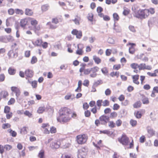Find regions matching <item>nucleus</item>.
I'll return each instance as SVG.
<instances>
[{"instance_id":"nucleus-34","label":"nucleus","mask_w":158,"mask_h":158,"mask_svg":"<svg viewBox=\"0 0 158 158\" xmlns=\"http://www.w3.org/2000/svg\"><path fill=\"white\" fill-rule=\"evenodd\" d=\"M117 113L115 112H113L111 113L109 117V118H114L117 117Z\"/></svg>"},{"instance_id":"nucleus-29","label":"nucleus","mask_w":158,"mask_h":158,"mask_svg":"<svg viewBox=\"0 0 158 158\" xmlns=\"http://www.w3.org/2000/svg\"><path fill=\"white\" fill-rule=\"evenodd\" d=\"M109 124L108 126L111 128H113L115 127V124L114 122L112 121H109Z\"/></svg>"},{"instance_id":"nucleus-49","label":"nucleus","mask_w":158,"mask_h":158,"mask_svg":"<svg viewBox=\"0 0 158 158\" xmlns=\"http://www.w3.org/2000/svg\"><path fill=\"white\" fill-rule=\"evenodd\" d=\"M120 107V106L117 104L115 103L114 105L113 109L114 110H117Z\"/></svg>"},{"instance_id":"nucleus-2","label":"nucleus","mask_w":158,"mask_h":158,"mask_svg":"<svg viewBox=\"0 0 158 158\" xmlns=\"http://www.w3.org/2000/svg\"><path fill=\"white\" fill-rule=\"evenodd\" d=\"M99 68L97 66H95L91 68L85 69L84 70V74L85 75L90 74L89 77H90L95 78L98 75L97 72L99 71Z\"/></svg>"},{"instance_id":"nucleus-26","label":"nucleus","mask_w":158,"mask_h":158,"mask_svg":"<svg viewBox=\"0 0 158 158\" xmlns=\"http://www.w3.org/2000/svg\"><path fill=\"white\" fill-rule=\"evenodd\" d=\"M37 81H34L31 82V85L33 88H36L37 87Z\"/></svg>"},{"instance_id":"nucleus-21","label":"nucleus","mask_w":158,"mask_h":158,"mask_svg":"<svg viewBox=\"0 0 158 158\" xmlns=\"http://www.w3.org/2000/svg\"><path fill=\"white\" fill-rule=\"evenodd\" d=\"M114 27L113 29L115 30L116 32H121V28L118 26L115 25V23L114 24Z\"/></svg>"},{"instance_id":"nucleus-55","label":"nucleus","mask_w":158,"mask_h":158,"mask_svg":"<svg viewBox=\"0 0 158 158\" xmlns=\"http://www.w3.org/2000/svg\"><path fill=\"white\" fill-rule=\"evenodd\" d=\"M143 88L144 89L148 90L150 89L151 87L149 84H146L143 86Z\"/></svg>"},{"instance_id":"nucleus-61","label":"nucleus","mask_w":158,"mask_h":158,"mask_svg":"<svg viewBox=\"0 0 158 158\" xmlns=\"http://www.w3.org/2000/svg\"><path fill=\"white\" fill-rule=\"evenodd\" d=\"M102 100H99L97 101V105L98 107H100L102 106Z\"/></svg>"},{"instance_id":"nucleus-39","label":"nucleus","mask_w":158,"mask_h":158,"mask_svg":"<svg viewBox=\"0 0 158 158\" xmlns=\"http://www.w3.org/2000/svg\"><path fill=\"white\" fill-rule=\"evenodd\" d=\"M15 99L13 98H11L8 102V105L13 104L15 103Z\"/></svg>"},{"instance_id":"nucleus-15","label":"nucleus","mask_w":158,"mask_h":158,"mask_svg":"<svg viewBox=\"0 0 158 158\" xmlns=\"http://www.w3.org/2000/svg\"><path fill=\"white\" fill-rule=\"evenodd\" d=\"M93 59L94 61L95 62L98 64H99L101 62V60L95 55L93 56Z\"/></svg>"},{"instance_id":"nucleus-64","label":"nucleus","mask_w":158,"mask_h":158,"mask_svg":"<svg viewBox=\"0 0 158 158\" xmlns=\"http://www.w3.org/2000/svg\"><path fill=\"white\" fill-rule=\"evenodd\" d=\"M89 105L87 102H85L83 104V108L85 110L87 109L89 107Z\"/></svg>"},{"instance_id":"nucleus-46","label":"nucleus","mask_w":158,"mask_h":158,"mask_svg":"<svg viewBox=\"0 0 158 158\" xmlns=\"http://www.w3.org/2000/svg\"><path fill=\"white\" fill-rule=\"evenodd\" d=\"M37 61V59L36 57L34 56H33L31 59V63L32 64H34Z\"/></svg>"},{"instance_id":"nucleus-47","label":"nucleus","mask_w":158,"mask_h":158,"mask_svg":"<svg viewBox=\"0 0 158 158\" xmlns=\"http://www.w3.org/2000/svg\"><path fill=\"white\" fill-rule=\"evenodd\" d=\"M13 50H10L8 53V55L10 58L12 57V54H13V57L15 56V54L14 53Z\"/></svg>"},{"instance_id":"nucleus-17","label":"nucleus","mask_w":158,"mask_h":158,"mask_svg":"<svg viewBox=\"0 0 158 158\" xmlns=\"http://www.w3.org/2000/svg\"><path fill=\"white\" fill-rule=\"evenodd\" d=\"M142 101L143 104H148L149 103L148 98L146 97L145 96H143L142 97Z\"/></svg>"},{"instance_id":"nucleus-27","label":"nucleus","mask_w":158,"mask_h":158,"mask_svg":"<svg viewBox=\"0 0 158 158\" xmlns=\"http://www.w3.org/2000/svg\"><path fill=\"white\" fill-rule=\"evenodd\" d=\"M146 64H145L142 63L139 65V70L145 69L146 68Z\"/></svg>"},{"instance_id":"nucleus-18","label":"nucleus","mask_w":158,"mask_h":158,"mask_svg":"<svg viewBox=\"0 0 158 158\" xmlns=\"http://www.w3.org/2000/svg\"><path fill=\"white\" fill-rule=\"evenodd\" d=\"M0 95L1 96L2 95L3 98H5L8 95V93L7 91L4 90L2 91L0 93Z\"/></svg>"},{"instance_id":"nucleus-42","label":"nucleus","mask_w":158,"mask_h":158,"mask_svg":"<svg viewBox=\"0 0 158 158\" xmlns=\"http://www.w3.org/2000/svg\"><path fill=\"white\" fill-rule=\"evenodd\" d=\"M143 55H144V54H141L139 57V58L141 59L143 61H148V57H145L144 58H142V56Z\"/></svg>"},{"instance_id":"nucleus-50","label":"nucleus","mask_w":158,"mask_h":158,"mask_svg":"<svg viewBox=\"0 0 158 158\" xmlns=\"http://www.w3.org/2000/svg\"><path fill=\"white\" fill-rule=\"evenodd\" d=\"M90 112L89 110H87L85 112V115L86 117H89L90 115Z\"/></svg>"},{"instance_id":"nucleus-52","label":"nucleus","mask_w":158,"mask_h":158,"mask_svg":"<svg viewBox=\"0 0 158 158\" xmlns=\"http://www.w3.org/2000/svg\"><path fill=\"white\" fill-rule=\"evenodd\" d=\"M122 123V121L120 119H118L116 121V124L117 126L119 127L121 126Z\"/></svg>"},{"instance_id":"nucleus-22","label":"nucleus","mask_w":158,"mask_h":158,"mask_svg":"<svg viewBox=\"0 0 158 158\" xmlns=\"http://www.w3.org/2000/svg\"><path fill=\"white\" fill-rule=\"evenodd\" d=\"M27 20L25 19H22L20 21V25L22 27H24L27 24Z\"/></svg>"},{"instance_id":"nucleus-57","label":"nucleus","mask_w":158,"mask_h":158,"mask_svg":"<svg viewBox=\"0 0 158 158\" xmlns=\"http://www.w3.org/2000/svg\"><path fill=\"white\" fill-rule=\"evenodd\" d=\"M50 131L51 133H55L56 132V129L55 127H52L50 128Z\"/></svg>"},{"instance_id":"nucleus-63","label":"nucleus","mask_w":158,"mask_h":158,"mask_svg":"<svg viewBox=\"0 0 158 158\" xmlns=\"http://www.w3.org/2000/svg\"><path fill=\"white\" fill-rule=\"evenodd\" d=\"M121 67V65L120 64L115 65L113 66V68L116 70H118Z\"/></svg>"},{"instance_id":"nucleus-53","label":"nucleus","mask_w":158,"mask_h":158,"mask_svg":"<svg viewBox=\"0 0 158 158\" xmlns=\"http://www.w3.org/2000/svg\"><path fill=\"white\" fill-rule=\"evenodd\" d=\"M102 81L101 80H98L96 82H95L93 85H94V86H95L96 87H97L98 85H100L101 82Z\"/></svg>"},{"instance_id":"nucleus-51","label":"nucleus","mask_w":158,"mask_h":158,"mask_svg":"<svg viewBox=\"0 0 158 158\" xmlns=\"http://www.w3.org/2000/svg\"><path fill=\"white\" fill-rule=\"evenodd\" d=\"M31 23L32 25L35 27L37 24L38 22L36 20H32L31 22Z\"/></svg>"},{"instance_id":"nucleus-8","label":"nucleus","mask_w":158,"mask_h":158,"mask_svg":"<svg viewBox=\"0 0 158 158\" xmlns=\"http://www.w3.org/2000/svg\"><path fill=\"white\" fill-rule=\"evenodd\" d=\"M61 143L60 141L54 142L50 144V147L52 149H57L59 148Z\"/></svg>"},{"instance_id":"nucleus-4","label":"nucleus","mask_w":158,"mask_h":158,"mask_svg":"<svg viewBox=\"0 0 158 158\" xmlns=\"http://www.w3.org/2000/svg\"><path fill=\"white\" fill-rule=\"evenodd\" d=\"M77 140L79 144H82L85 143L88 137L85 135H79L77 136Z\"/></svg>"},{"instance_id":"nucleus-1","label":"nucleus","mask_w":158,"mask_h":158,"mask_svg":"<svg viewBox=\"0 0 158 158\" xmlns=\"http://www.w3.org/2000/svg\"><path fill=\"white\" fill-rule=\"evenodd\" d=\"M59 116L57 118L58 121L63 123L69 121L73 115H76L74 113H72L71 110L67 107L61 108L59 111Z\"/></svg>"},{"instance_id":"nucleus-56","label":"nucleus","mask_w":158,"mask_h":158,"mask_svg":"<svg viewBox=\"0 0 158 158\" xmlns=\"http://www.w3.org/2000/svg\"><path fill=\"white\" fill-rule=\"evenodd\" d=\"M93 15L92 14H88V20L91 21H93Z\"/></svg>"},{"instance_id":"nucleus-9","label":"nucleus","mask_w":158,"mask_h":158,"mask_svg":"<svg viewBox=\"0 0 158 158\" xmlns=\"http://www.w3.org/2000/svg\"><path fill=\"white\" fill-rule=\"evenodd\" d=\"M25 74L26 77L31 78L33 75V72L31 70L27 69L25 70Z\"/></svg>"},{"instance_id":"nucleus-23","label":"nucleus","mask_w":158,"mask_h":158,"mask_svg":"<svg viewBox=\"0 0 158 158\" xmlns=\"http://www.w3.org/2000/svg\"><path fill=\"white\" fill-rule=\"evenodd\" d=\"M0 42L7 43L6 36H2L0 37Z\"/></svg>"},{"instance_id":"nucleus-40","label":"nucleus","mask_w":158,"mask_h":158,"mask_svg":"<svg viewBox=\"0 0 158 158\" xmlns=\"http://www.w3.org/2000/svg\"><path fill=\"white\" fill-rule=\"evenodd\" d=\"M10 110V108L8 106H6L5 107L4 110V112L5 113H9Z\"/></svg>"},{"instance_id":"nucleus-62","label":"nucleus","mask_w":158,"mask_h":158,"mask_svg":"<svg viewBox=\"0 0 158 158\" xmlns=\"http://www.w3.org/2000/svg\"><path fill=\"white\" fill-rule=\"evenodd\" d=\"M8 13L10 15H12L14 13V10L13 9H10L8 10Z\"/></svg>"},{"instance_id":"nucleus-48","label":"nucleus","mask_w":158,"mask_h":158,"mask_svg":"<svg viewBox=\"0 0 158 158\" xmlns=\"http://www.w3.org/2000/svg\"><path fill=\"white\" fill-rule=\"evenodd\" d=\"M95 40L96 38L94 36H91L89 38V41L90 43H93Z\"/></svg>"},{"instance_id":"nucleus-13","label":"nucleus","mask_w":158,"mask_h":158,"mask_svg":"<svg viewBox=\"0 0 158 158\" xmlns=\"http://www.w3.org/2000/svg\"><path fill=\"white\" fill-rule=\"evenodd\" d=\"M155 93H158V86H155L153 88L151 96L152 97H155L156 96Z\"/></svg>"},{"instance_id":"nucleus-11","label":"nucleus","mask_w":158,"mask_h":158,"mask_svg":"<svg viewBox=\"0 0 158 158\" xmlns=\"http://www.w3.org/2000/svg\"><path fill=\"white\" fill-rule=\"evenodd\" d=\"M147 130L150 136H152L155 134V131H154L150 127H147Z\"/></svg>"},{"instance_id":"nucleus-7","label":"nucleus","mask_w":158,"mask_h":158,"mask_svg":"<svg viewBox=\"0 0 158 158\" xmlns=\"http://www.w3.org/2000/svg\"><path fill=\"white\" fill-rule=\"evenodd\" d=\"M101 121V124L102 125H106L109 120V117L105 115L101 116L99 118Z\"/></svg>"},{"instance_id":"nucleus-32","label":"nucleus","mask_w":158,"mask_h":158,"mask_svg":"<svg viewBox=\"0 0 158 158\" xmlns=\"http://www.w3.org/2000/svg\"><path fill=\"white\" fill-rule=\"evenodd\" d=\"M23 113L26 115L28 116L29 118L32 117V114L28 110H26Z\"/></svg>"},{"instance_id":"nucleus-33","label":"nucleus","mask_w":158,"mask_h":158,"mask_svg":"<svg viewBox=\"0 0 158 158\" xmlns=\"http://www.w3.org/2000/svg\"><path fill=\"white\" fill-rule=\"evenodd\" d=\"M110 75L112 77L115 76H116L117 77H118L119 76V72L118 71L115 73L114 72H111L110 73Z\"/></svg>"},{"instance_id":"nucleus-35","label":"nucleus","mask_w":158,"mask_h":158,"mask_svg":"<svg viewBox=\"0 0 158 158\" xmlns=\"http://www.w3.org/2000/svg\"><path fill=\"white\" fill-rule=\"evenodd\" d=\"M130 66L132 68L134 69H136L137 68H139V65L136 63H132L131 64Z\"/></svg>"},{"instance_id":"nucleus-25","label":"nucleus","mask_w":158,"mask_h":158,"mask_svg":"<svg viewBox=\"0 0 158 158\" xmlns=\"http://www.w3.org/2000/svg\"><path fill=\"white\" fill-rule=\"evenodd\" d=\"M62 158H73V157L70 154H65L62 155Z\"/></svg>"},{"instance_id":"nucleus-28","label":"nucleus","mask_w":158,"mask_h":158,"mask_svg":"<svg viewBox=\"0 0 158 158\" xmlns=\"http://www.w3.org/2000/svg\"><path fill=\"white\" fill-rule=\"evenodd\" d=\"M7 42H12L14 39L13 37L11 35L6 36Z\"/></svg>"},{"instance_id":"nucleus-20","label":"nucleus","mask_w":158,"mask_h":158,"mask_svg":"<svg viewBox=\"0 0 158 158\" xmlns=\"http://www.w3.org/2000/svg\"><path fill=\"white\" fill-rule=\"evenodd\" d=\"M7 131L10 133L12 136L14 137L16 136L17 135V133L15 131H13L10 129L8 130Z\"/></svg>"},{"instance_id":"nucleus-12","label":"nucleus","mask_w":158,"mask_h":158,"mask_svg":"<svg viewBox=\"0 0 158 158\" xmlns=\"http://www.w3.org/2000/svg\"><path fill=\"white\" fill-rule=\"evenodd\" d=\"M33 44L35 46H40L42 43V40L39 39H38L35 41L32 42Z\"/></svg>"},{"instance_id":"nucleus-19","label":"nucleus","mask_w":158,"mask_h":158,"mask_svg":"<svg viewBox=\"0 0 158 158\" xmlns=\"http://www.w3.org/2000/svg\"><path fill=\"white\" fill-rule=\"evenodd\" d=\"M8 73L10 75H13L15 73L16 70L11 68H10L8 70Z\"/></svg>"},{"instance_id":"nucleus-43","label":"nucleus","mask_w":158,"mask_h":158,"mask_svg":"<svg viewBox=\"0 0 158 158\" xmlns=\"http://www.w3.org/2000/svg\"><path fill=\"white\" fill-rule=\"evenodd\" d=\"M11 127V125L9 123H5L2 125V128L3 129H6L8 128H10Z\"/></svg>"},{"instance_id":"nucleus-58","label":"nucleus","mask_w":158,"mask_h":158,"mask_svg":"<svg viewBox=\"0 0 158 158\" xmlns=\"http://www.w3.org/2000/svg\"><path fill=\"white\" fill-rule=\"evenodd\" d=\"M122 104L124 106H126L129 104V102L127 100H126L123 102H122Z\"/></svg>"},{"instance_id":"nucleus-59","label":"nucleus","mask_w":158,"mask_h":158,"mask_svg":"<svg viewBox=\"0 0 158 158\" xmlns=\"http://www.w3.org/2000/svg\"><path fill=\"white\" fill-rule=\"evenodd\" d=\"M5 76L4 74H1L0 75V82L3 81L5 79Z\"/></svg>"},{"instance_id":"nucleus-10","label":"nucleus","mask_w":158,"mask_h":158,"mask_svg":"<svg viewBox=\"0 0 158 158\" xmlns=\"http://www.w3.org/2000/svg\"><path fill=\"white\" fill-rule=\"evenodd\" d=\"M139 75L138 74L132 76V78L133 79V82L136 85H139V82L138 81V80L139 79Z\"/></svg>"},{"instance_id":"nucleus-37","label":"nucleus","mask_w":158,"mask_h":158,"mask_svg":"<svg viewBox=\"0 0 158 158\" xmlns=\"http://www.w3.org/2000/svg\"><path fill=\"white\" fill-rule=\"evenodd\" d=\"M102 102V105L104 106H108L109 105V101L107 100H106Z\"/></svg>"},{"instance_id":"nucleus-36","label":"nucleus","mask_w":158,"mask_h":158,"mask_svg":"<svg viewBox=\"0 0 158 158\" xmlns=\"http://www.w3.org/2000/svg\"><path fill=\"white\" fill-rule=\"evenodd\" d=\"M137 121L135 120L131 119L130 121V123L132 127L135 126L137 124Z\"/></svg>"},{"instance_id":"nucleus-5","label":"nucleus","mask_w":158,"mask_h":158,"mask_svg":"<svg viewBox=\"0 0 158 158\" xmlns=\"http://www.w3.org/2000/svg\"><path fill=\"white\" fill-rule=\"evenodd\" d=\"M88 151L87 148L85 147H83L78 150L77 152V157L78 158H84L87 154Z\"/></svg>"},{"instance_id":"nucleus-44","label":"nucleus","mask_w":158,"mask_h":158,"mask_svg":"<svg viewBox=\"0 0 158 158\" xmlns=\"http://www.w3.org/2000/svg\"><path fill=\"white\" fill-rule=\"evenodd\" d=\"M129 52L130 53L133 54L135 52V49L133 46H131L130 47L129 49Z\"/></svg>"},{"instance_id":"nucleus-41","label":"nucleus","mask_w":158,"mask_h":158,"mask_svg":"<svg viewBox=\"0 0 158 158\" xmlns=\"http://www.w3.org/2000/svg\"><path fill=\"white\" fill-rule=\"evenodd\" d=\"M113 17L114 21H118L119 19V17L116 13H114L113 14Z\"/></svg>"},{"instance_id":"nucleus-14","label":"nucleus","mask_w":158,"mask_h":158,"mask_svg":"<svg viewBox=\"0 0 158 158\" xmlns=\"http://www.w3.org/2000/svg\"><path fill=\"white\" fill-rule=\"evenodd\" d=\"M25 14L27 15L31 16L33 14L32 10L30 9L27 8L25 10Z\"/></svg>"},{"instance_id":"nucleus-38","label":"nucleus","mask_w":158,"mask_h":158,"mask_svg":"<svg viewBox=\"0 0 158 158\" xmlns=\"http://www.w3.org/2000/svg\"><path fill=\"white\" fill-rule=\"evenodd\" d=\"M48 6L47 5H44L41 7L42 10L43 11H46L48 9Z\"/></svg>"},{"instance_id":"nucleus-16","label":"nucleus","mask_w":158,"mask_h":158,"mask_svg":"<svg viewBox=\"0 0 158 158\" xmlns=\"http://www.w3.org/2000/svg\"><path fill=\"white\" fill-rule=\"evenodd\" d=\"M47 26H49L50 29H54L56 28L57 26L56 25H54L52 24L51 22H48L46 24Z\"/></svg>"},{"instance_id":"nucleus-45","label":"nucleus","mask_w":158,"mask_h":158,"mask_svg":"<svg viewBox=\"0 0 158 158\" xmlns=\"http://www.w3.org/2000/svg\"><path fill=\"white\" fill-rule=\"evenodd\" d=\"M83 52V50L80 49H77V50L76 51V53L79 55H82Z\"/></svg>"},{"instance_id":"nucleus-60","label":"nucleus","mask_w":158,"mask_h":158,"mask_svg":"<svg viewBox=\"0 0 158 158\" xmlns=\"http://www.w3.org/2000/svg\"><path fill=\"white\" fill-rule=\"evenodd\" d=\"M52 23L55 24H57L59 23V21L57 18H53L52 20Z\"/></svg>"},{"instance_id":"nucleus-54","label":"nucleus","mask_w":158,"mask_h":158,"mask_svg":"<svg viewBox=\"0 0 158 158\" xmlns=\"http://www.w3.org/2000/svg\"><path fill=\"white\" fill-rule=\"evenodd\" d=\"M111 93V91L109 89H107L105 91V94L106 95H109Z\"/></svg>"},{"instance_id":"nucleus-31","label":"nucleus","mask_w":158,"mask_h":158,"mask_svg":"<svg viewBox=\"0 0 158 158\" xmlns=\"http://www.w3.org/2000/svg\"><path fill=\"white\" fill-rule=\"evenodd\" d=\"M45 110V108L44 106L40 107L37 110V112L39 114L42 113Z\"/></svg>"},{"instance_id":"nucleus-24","label":"nucleus","mask_w":158,"mask_h":158,"mask_svg":"<svg viewBox=\"0 0 158 158\" xmlns=\"http://www.w3.org/2000/svg\"><path fill=\"white\" fill-rule=\"evenodd\" d=\"M141 103L140 101H138L135 103L133 105V107L135 108H138L141 106Z\"/></svg>"},{"instance_id":"nucleus-3","label":"nucleus","mask_w":158,"mask_h":158,"mask_svg":"<svg viewBox=\"0 0 158 158\" xmlns=\"http://www.w3.org/2000/svg\"><path fill=\"white\" fill-rule=\"evenodd\" d=\"M134 16L136 17L141 19H145L147 17L148 10H139L134 11Z\"/></svg>"},{"instance_id":"nucleus-30","label":"nucleus","mask_w":158,"mask_h":158,"mask_svg":"<svg viewBox=\"0 0 158 158\" xmlns=\"http://www.w3.org/2000/svg\"><path fill=\"white\" fill-rule=\"evenodd\" d=\"M15 13L16 14H18L23 15L24 13L23 11L22 10H20L19 9H16L15 10Z\"/></svg>"},{"instance_id":"nucleus-6","label":"nucleus","mask_w":158,"mask_h":158,"mask_svg":"<svg viewBox=\"0 0 158 158\" xmlns=\"http://www.w3.org/2000/svg\"><path fill=\"white\" fill-rule=\"evenodd\" d=\"M118 141L123 145H127L129 143V138L125 135H122L120 138L118 139Z\"/></svg>"}]
</instances>
